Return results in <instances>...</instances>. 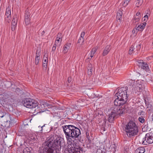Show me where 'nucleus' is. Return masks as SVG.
Listing matches in <instances>:
<instances>
[{"label":"nucleus","instance_id":"nucleus-25","mask_svg":"<svg viewBox=\"0 0 153 153\" xmlns=\"http://www.w3.org/2000/svg\"><path fill=\"white\" fill-rule=\"evenodd\" d=\"M87 128L84 129V131L86 134V135L87 138L89 139L90 138V136L89 135V133L88 132V126H87Z\"/></svg>","mask_w":153,"mask_h":153},{"label":"nucleus","instance_id":"nucleus-45","mask_svg":"<svg viewBox=\"0 0 153 153\" xmlns=\"http://www.w3.org/2000/svg\"><path fill=\"white\" fill-rule=\"evenodd\" d=\"M81 40L82 41V42H84L83 38H81L80 37H79V39H78V40L77 43H80L81 42Z\"/></svg>","mask_w":153,"mask_h":153},{"label":"nucleus","instance_id":"nucleus-54","mask_svg":"<svg viewBox=\"0 0 153 153\" xmlns=\"http://www.w3.org/2000/svg\"><path fill=\"white\" fill-rule=\"evenodd\" d=\"M146 18H143V19H144V21H146Z\"/></svg>","mask_w":153,"mask_h":153},{"label":"nucleus","instance_id":"nucleus-32","mask_svg":"<svg viewBox=\"0 0 153 153\" xmlns=\"http://www.w3.org/2000/svg\"><path fill=\"white\" fill-rule=\"evenodd\" d=\"M139 121L141 123H143L145 122V119L143 117L141 116L138 118Z\"/></svg>","mask_w":153,"mask_h":153},{"label":"nucleus","instance_id":"nucleus-27","mask_svg":"<svg viewBox=\"0 0 153 153\" xmlns=\"http://www.w3.org/2000/svg\"><path fill=\"white\" fill-rule=\"evenodd\" d=\"M111 148V151L114 152H115L116 151L117 149V146H116L115 144H112L110 147Z\"/></svg>","mask_w":153,"mask_h":153},{"label":"nucleus","instance_id":"nucleus-4","mask_svg":"<svg viewBox=\"0 0 153 153\" xmlns=\"http://www.w3.org/2000/svg\"><path fill=\"white\" fill-rule=\"evenodd\" d=\"M18 95L10 92H4L1 94V100L6 103L12 105L14 104L17 100Z\"/></svg>","mask_w":153,"mask_h":153},{"label":"nucleus","instance_id":"nucleus-1","mask_svg":"<svg viewBox=\"0 0 153 153\" xmlns=\"http://www.w3.org/2000/svg\"><path fill=\"white\" fill-rule=\"evenodd\" d=\"M42 151L38 153H60L61 147L65 148L64 139L61 137H58L56 139L52 137L44 142L42 145ZM32 149L30 147H27L23 149V153H32Z\"/></svg>","mask_w":153,"mask_h":153},{"label":"nucleus","instance_id":"nucleus-3","mask_svg":"<svg viewBox=\"0 0 153 153\" xmlns=\"http://www.w3.org/2000/svg\"><path fill=\"white\" fill-rule=\"evenodd\" d=\"M125 128L127 134L130 137L137 135L138 131L137 124L132 120L130 121L126 125Z\"/></svg>","mask_w":153,"mask_h":153},{"label":"nucleus","instance_id":"nucleus-46","mask_svg":"<svg viewBox=\"0 0 153 153\" xmlns=\"http://www.w3.org/2000/svg\"><path fill=\"white\" fill-rule=\"evenodd\" d=\"M85 34V33L84 32H82L80 36V37L81 38H82L84 36Z\"/></svg>","mask_w":153,"mask_h":153},{"label":"nucleus","instance_id":"nucleus-26","mask_svg":"<svg viewBox=\"0 0 153 153\" xmlns=\"http://www.w3.org/2000/svg\"><path fill=\"white\" fill-rule=\"evenodd\" d=\"M134 49V46L133 45H132L130 47L129 51V54L130 55L131 54L133 53Z\"/></svg>","mask_w":153,"mask_h":153},{"label":"nucleus","instance_id":"nucleus-29","mask_svg":"<svg viewBox=\"0 0 153 153\" xmlns=\"http://www.w3.org/2000/svg\"><path fill=\"white\" fill-rule=\"evenodd\" d=\"M25 21L26 25H28L30 23V19L29 18H25Z\"/></svg>","mask_w":153,"mask_h":153},{"label":"nucleus","instance_id":"nucleus-12","mask_svg":"<svg viewBox=\"0 0 153 153\" xmlns=\"http://www.w3.org/2000/svg\"><path fill=\"white\" fill-rule=\"evenodd\" d=\"M48 53L46 52L44 55L43 58V64L42 66L43 68L46 70L47 68V65L48 61Z\"/></svg>","mask_w":153,"mask_h":153},{"label":"nucleus","instance_id":"nucleus-6","mask_svg":"<svg viewBox=\"0 0 153 153\" xmlns=\"http://www.w3.org/2000/svg\"><path fill=\"white\" fill-rule=\"evenodd\" d=\"M128 90L127 87L121 88L118 90L117 92L115 94L118 99H124L127 100H128V96L127 92Z\"/></svg>","mask_w":153,"mask_h":153},{"label":"nucleus","instance_id":"nucleus-33","mask_svg":"<svg viewBox=\"0 0 153 153\" xmlns=\"http://www.w3.org/2000/svg\"><path fill=\"white\" fill-rule=\"evenodd\" d=\"M56 38L59 39H61V42L62 41V35L61 33H58L57 35Z\"/></svg>","mask_w":153,"mask_h":153},{"label":"nucleus","instance_id":"nucleus-42","mask_svg":"<svg viewBox=\"0 0 153 153\" xmlns=\"http://www.w3.org/2000/svg\"><path fill=\"white\" fill-rule=\"evenodd\" d=\"M15 91L16 92V93H18V94H19L18 92H19L20 93H21L20 92V91H22L21 90L20 88H16V90H15Z\"/></svg>","mask_w":153,"mask_h":153},{"label":"nucleus","instance_id":"nucleus-11","mask_svg":"<svg viewBox=\"0 0 153 153\" xmlns=\"http://www.w3.org/2000/svg\"><path fill=\"white\" fill-rule=\"evenodd\" d=\"M74 136L73 139L78 138L81 137V131L79 128L75 126L74 129Z\"/></svg>","mask_w":153,"mask_h":153},{"label":"nucleus","instance_id":"nucleus-10","mask_svg":"<svg viewBox=\"0 0 153 153\" xmlns=\"http://www.w3.org/2000/svg\"><path fill=\"white\" fill-rule=\"evenodd\" d=\"M152 134L149 133L146 134L145 137L143 138L142 144L146 145L149 144H151L153 143V136Z\"/></svg>","mask_w":153,"mask_h":153},{"label":"nucleus","instance_id":"nucleus-16","mask_svg":"<svg viewBox=\"0 0 153 153\" xmlns=\"http://www.w3.org/2000/svg\"><path fill=\"white\" fill-rule=\"evenodd\" d=\"M111 49V45H107L105 46L102 53V55L104 56L106 55L108 53Z\"/></svg>","mask_w":153,"mask_h":153},{"label":"nucleus","instance_id":"nucleus-35","mask_svg":"<svg viewBox=\"0 0 153 153\" xmlns=\"http://www.w3.org/2000/svg\"><path fill=\"white\" fill-rule=\"evenodd\" d=\"M4 84L5 85V86L7 88L9 87L11 85L10 83L8 81H6L4 82Z\"/></svg>","mask_w":153,"mask_h":153},{"label":"nucleus","instance_id":"nucleus-57","mask_svg":"<svg viewBox=\"0 0 153 153\" xmlns=\"http://www.w3.org/2000/svg\"><path fill=\"white\" fill-rule=\"evenodd\" d=\"M129 1H130L131 0H128Z\"/></svg>","mask_w":153,"mask_h":153},{"label":"nucleus","instance_id":"nucleus-55","mask_svg":"<svg viewBox=\"0 0 153 153\" xmlns=\"http://www.w3.org/2000/svg\"><path fill=\"white\" fill-rule=\"evenodd\" d=\"M45 104L47 106H48V105L47 104V103H45Z\"/></svg>","mask_w":153,"mask_h":153},{"label":"nucleus","instance_id":"nucleus-36","mask_svg":"<svg viewBox=\"0 0 153 153\" xmlns=\"http://www.w3.org/2000/svg\"><path fill=\"white\" fill-rule=\"evenodd\" d=\"M57 44L55 43L52 48V51H53V53L55 52L56 49Z\"/></svg>","mask_w":153,"mask_h":153},{"label":"nucleus","instance_id":"nucleus-49","mask_svg":"<svg viewBox=\"0 0 153 153\" xmlns=\"http://www.w3.org/2000/svg\"><path fill=\"white\" fill-rule=\"evenodd\" d=\"M148 14V13H146V14ZM148 16L147 15V14H146V15H145V16H144V17L142 19H143L144 18H146V21L148 20Z\"/></svg>","mask_w":153,"mask_h":153},{"label":"nucleus","instance_id":"nucleus-21","mask_svg":"<svg viewBox=\"0 0 153 153\" xmlns=\"http://www.w3.org/2000/svg\"><path fill=\"white\" fill-rule=\"evenodd\" d=\"M145 150L144 147H140L137 148L135 151V153H144Z\"/></svg>","mask_w":153,"mask_h":153},{"label":"nucleus","instance_id":"nucleus-18","mask_svg":"<svg viewBox=\"0 0 153 153\" xmlns=\"http://www.w3.org/2000/svg\"><path fill=\"white\" fill-rule=\"evenodd\" d=\"M71 45V43H70L67 42L64 45L63 50L64 53H65L68 52V49L70 48Z\"/></svg>","mask_w":153,"mask_h":153},{"label":"nucleus","instance_id":"nucleus-2","mask_svg":"<svg viewBox=\"0 0 153 153\" xmlns=\"http://www.w3.org/2000/svg\"><path fill=\"white\" fill-rule=\"evenodd\" d=\"M68 143V148H65L64 153H82V148L80 147L77 140H73L75 126L72 125L62 126Z\"/></svg>","mask_w":153,"mask_h":153},{"label":"nucleus","instance_id":"nucleus-22","mask_svg":"<svg viewBox=\"0 0 153 153\" xmlns=\"http://www.w3.org/2000/svg\"><path fill=\"white\" fill-rule=\"evenodd\" d=\"M140 16H134L133 19V23L137 24L140 21Z\"/></svg>","mask_w":153,"mask_h":153},{"label":"nucleus","instance_id":"nucleus-17","mask_svg":"<svg viewBox=\"0 0 153 153\" xmlns=\"http://www.w3.org/2000/svg\"><path fill=\"white\" fill-rule=\"evenodd\" d=\"M122 12L120 10H119L117 13V21L120 22L119 24L121 23V20L122 19Z\"/></svg>","mask_w":153,"mask_h":153},{"label":"nucleus","instance_id":"nucleus-23","mask_svg":"<svg viewBox=\"0 0 153 153\" xmlns=\"http://www.w3.org/2000/svg\"><path fill=\"white\" fill-rule=\"evenodd\" d=\"M30 12L29 10L27 8V9L26 10L25 12V18H30Z\"/></svg>","mask_w":153,"mask_h":153},{"label":"nucleus","instance_id":"nucleus-30","mask_svg":"<svg viewBox=\"0 0 153 153\" xmlns=\"http://www.w3.org/2000/svg\"><path fill=\"white\" fill-rule=\"evenodd\" d=\"M40 57H35V65H37L38 64L40 61Z\"/></svg>","mask_w":153,"mask_h":153},{"label":"nucleus","instance_id":"nucleus-5","mask_svg":"<svg viewBox=\"0 0 153 153\" xmlns=\"http://www.w3.org/2000/svg\"><path fill=\"white\" fill-rule=\"evenodd\" d=\"M22 103L27 108H39L38 102L30 98L24 99L22 101Z\"/></svg>","mask_w":153,"mask_h":153},{"label":"nucleus","instance_id":"nucleus-48","mask_svg":"<svg viewBox=\"0 0 153 153\" xmlns=\"http://www.w3.org/2000/svg\"><path fill=\"white\" fill-rule=\"evenodd\" d=\"M71 81V77H69L67 79V81L68 83H70Z\"/></svg>","mask_w":153,"mask_h":153},{"label":"nucleus","instance_id":"nucleus-8","mask_svg":"<svg viewBox=\"0 0 153 153\" xmlns=\"http://www.w3.org/2000/svg\"><path fill=\"white\" fill-rule=\"evenodd\" d=\"M117 108H114L112 109L109 115V117L108 118V121L110 123H112L114 120V118L118 115L120 116L123 114V111L122 110L118 109Z\"/></svg>","mask_w":153,"mask_h":153},{"label":"nucleus","instance_id":"nucleus-38","mask_svg":"<svg viewBox=\"0 0 153 153\" xmlns=\"http://www.w3.org/2000/svg\"><path fill=\"white\" fill-rule=\"evenodd\" d=\"M137 87H138L139 88V89L142 90L144 88V86L143 85H142L141 84H138V83L137 84Z\"/></svg>","mask_w":153,"mask_h":153},{"label":"nucleus","instance_id":"nucleus-31","mask_svg":"<svg viewBox=\"0 0 153 153\" xmlns=\"http://www.w3.org/2000/svg\"><path fill=\"white\" fill-rule=\"evenodd\" d=\"M129 2L130 1L128 0H125L124 2L123 3H121V4H122L123 7H125L127 5Z\"/></svg>","mask_w":153,"mask_h":153},{"label":"nucleus","instance_id":"nucleus-9","mask_svg":"<svg viewBox=\"0 0 153 153\" xmlns=\"http://www.w3.org/2000/svg\"><path fill=\"white\" fill-rule=\"evenodd\" d=\"M127 100L123 99H118V98H117L114 100V104L115 106L114 108H117L118 109L117 111H118V109H120V110H122L123 113L125 110L123 108H122L121 107H120V106L125 104Z\"/></svg>","mask_w":153,"mask_h":153},{"label":"nucleus","instance_id":"nucleus-19","mask_svg":"<svg viewBox=\"0 0 153 153\" xmlns=\"http://www.w3.org/2000/svg\"><path fill=\"white\" fill-rule=\"evenodd\" d=\"M146 24V23L144 22L143 23L140 24L139 25L138 27L136 28L137 31H142L144 28Z\"/></svg>","mask_w":153,"mask_h":153},{"label":"nucleus","instance_id":"nucleus-43","mask_svg":"<svg viewBox=\"0 0 153 153\" xmlns=\"http://www.w3.org/2000/svg\"><path fill=\"white\" fill-rule=\"evenodd\" d=\"M60 40L61 41V39H59L58 38L57 39V38H56L55 43L58 44L59 43V42H60Z\"/></svg>","mask_w":153,"mask_h":153},{"label":"nucleus","instance_id":"nucleus-13","mask_svg":"<svg viewBox=\"0 0 153 153\" xmlns=\"http://www.w3.org/2000/svg\"><path fill=\"white\" fill-rule=\"evenodd\" d=\"M138 65L139 66H140L141 68L145 70L146 71H149V68L148 65L145 62H144L143 60L140 61V62H139Z\"/></svg>","mask_w":153,"mask_h":153},{"label":"nucleus","instance_id":"nucleus-50","mask_svg":"<svg viewBox=\"0 0 153 153\" xmlns=\"http://www.w3.org/2000/svg\"><path fill=\"white\" fill-rule=\"evenodd\" d=\"M140 14V12H138L136 14L135 16H140L139 15Z\"/></svg>","mask_w":153,"mask_h":153},{"label":"nucleus","instance_id":"nucleus-44","mask_svg":"<svg viewBox=\"0 0 153 153\" xmlns=\"http://www.w3.org/2000/svg\"><path fill=\"white\" fill-rule=\"evenodd\" d=\"M55 124H56V127H53V126L51 127V131L53 130H55V129H56V128H57V123H56Z\"/></svg>","mask_w":153,"mask_h":153},{"label":"nucleus","instance_id":"nucleus-51","mask_svg":"<svg viewBox=\"0 0 153 153\" xmlns=\"http://www.w3.org/2000/svg\"><path fill=\"white\" fill-rule=\"evenodd\" d=\"M152 120H153V114H152Z\"/></svg>","mask_w":153,"mask_h":153},{"label":"nucleus","instance_id":"nucleus-58","mask_svg":"<svg viewBox=\"0 0 153 153\" xmlns=\"http://www.w3.org/2000/svg\"><path fill=\"white\" fill-rule=\"evenodd\" d=\"M63 1H64V0H62Z\"/></svg>","mask_w":153,"mask_h":153},{"label":"nucleus","instance_id":"nucleus-37","mask_svg":"<svg viewBox=\"0 0 153 153\" xmlns=\"http://www.w3.org/2000/svg\"><path fill=\"white\" fill-rule=\"evenodd\" d=\"M92 64L89 63L88 64V70H92Z\"/></svg>","mask_w":153,"mask_h":153},{"label":"nucleus","instance_id":"nucleus-53","mask_svg":"<svg viewBox=\"0 0 153 153\" xmlns=\"http://www.w3.org/2000/svg\"><path fill=\"white\" fill-rule=\"evenodd\" d=\"M31 139L34 140H35V139L34 137H33V138H31Z\"/></svg>","mask_w":153,"mask_h":153},{"label":"nucleus","instance_id":"nucleus-52","mask_svg":"<svg viewBox=\"0 0 153 153\" xmlns=\"http://www.w3.org/2000/svg\"><path fill=\"white\" fill-rule=\"evenodd\" d=\"M45 33V32L44 31H42V33L43 35Z\"/></svg>","mask_w":153,"mask_h":153},{"label":"nucleus","instance_id":"nucleus-34","mask_svg":"<svg viewBox=\"0 0 153 153\" xmlns=\"http://www.w3.org/2000/svg\"><path fill=\"white\" fill-rule=\"evenodd\" d=\"M40 51L38 50H37L36 52L35 57H37L38 56L39 57H40Z\"/></svg>","mask_w":153,"mask_h":153},{"label":"nucleus","instance_id":"nucleus-41","mask_svg":"<svg viewBox=\"0 0 153 153\" xmlns=\"http://www.w3.org/2000/svg\"><path fill=\"white\" fill-rule=\"evenodd\" d=\"M138 31H137V29L136 28H135L133 29V30H132V32L133 33H137Z\"/></svg>","mask_w":153,"mask_h":153},{"label":"nucleus","instance_id":"nucleus-7","mask_svg":"<svg viewBox=\"0 0 153 153\" xmlns=\"http://www.w3.org/2000/svg\"><path fill=\"white\" fill-rule=\"evenodd\" d=\"M1 118H2L1 119V122L2 123L1 126L4 127H8L10 123V121H8L9 118V114L5 112H1Z\"/></svg>","mask_w":153,"mask_h":153},{"label":"nucleus","instance_id":"nucleus-56","mask_svg":"<svg viewBox=\"0 0 153 153\" xmlns=\"http://www.w3.org/2000/svg\"><path fill=\"white\" fill-rule=\"evenodd\" d=\"M44 126H44H42V127H41V128H42H42H43V127Z\"/></svg>","mask_w":153,"mask_h":153},{"label":"nucleus","instance_id":"nucleus-24","mask_svg":"<svg viewBox=\"0 0 153 153\" xmlns=\"http://www.w3.org/2000/svg\"><path fill=\"white\" fill-rule=\"evenodd\" d=\"M143 2V0H137L135 4V5L137 7H139L142 4Z\"/></svg>","mask_w":153,"mask_h":153},{"label":"nucleus","instance_id":"nucleus-14","mask_svg":"<svg viewBox=\"0 0 153 153\" xmlns=\"http://www.w3.org/2000/svg\"><path fill=\"white\" fill-rule=\"evenodd\" d=\"M17 23V19L16 17H14L11 23V30L13 31L15 30Z\"/></svg>","mask_w":153,"mask_h":153},{"label":"nucleus","instance_id":"nucleus-47","mask_svg":"<svg viewBox=\"0 0 153 153\" xmlns=\"http://www.w3.org/2000/svg\"><path fill=\"white\" fill-rule=\"evenodd\" d=\"M96 153H104L102 151V150L99 149L97 150V152Z\"/></svg>","mask_w":153,"mask_h":153},{"label":"nucleus","instance_id":"nucleus-40","mask_svg":"<svg viewBox=\"0 0 153 153\" xmlns=\"http://www.w3.org/2000/svg\"><path fill=\"white\" fill-rule=\"evenodd\" d=\"M144 114V112L142 111H140L138 113L139 115H143Z\"/></svg>","mask_w":153,"mask_h":153},{"label":"nucleus","instance_id":"nucleus-39","mask_svg":"<svg viewBox=\"0 0 153 153\" xmlns=\"http://www.w3.org/2000/svg\"><path fill=\"white\" fill-rule=\"evenodd\" d=\"M92 70H88V74L89 76H91L92 74Z\"/></svg>","mask_w":153,"mask_h":153},{"label":"nucleus","instance_id":"nucleus-20","mask_svg":"<svg viewBox=\"0 0 153 153\" xmlns=\"http://www.w3.org/2000/svg\"><path fill=\"white\" fill-rule=\"evenodd\" d=\"M97 49L96 48H92L90 51V55L88 57L89 59H91L94 56V54L97 52Z\"/></svg>","mask_w":153,"mask_h":153},{"label":"nucleus","instance_id":"nucleus-28","mask_svg":"<svg viewBox=\"0 0 153 153\" xmlns=\"http://www.w3.org/2000/svg\"><path fill=\"white\" fill-rule=\"evenodd\" d=\"M62 112H57V114H59V115L57 116L56 115H55L54 117H56L57 119H60L62 117L61 115H62Z\"/></svg>","mask_w":153,"mask_h":153},{"label":"nucleus","instance_id":"nucleus-15","mask_svg":"<svg viewBox=\"0 0 153 153\" xmlns=\"http://www.w3.org/2000/svg\"><path fill=\"white\" fill-rule=\"evenodd\" d=\"M5 16L6 18H7V22H9L11 18V10L10 8H7Z\"/></svg>","mask_w":153,"mask_h":153}]
</instances>
